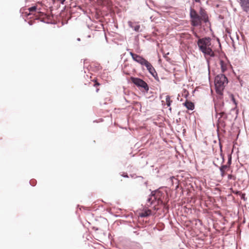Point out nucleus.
I'll list each match as a JSON object with an SVG mask.
<instances>
[{
	"instance_id": "8",
	"label": "nucleus",
	"mask_w": 249,
	"mask_h": 249,
	"mask_svg": "<svg viewBox=\"0 0 249 249\" xmlns=\"http://www.w3.org/2000/svg\"><path fill=\"white\" fill-rule=\"evenodd\" d=\"M130 55L132 56L133 59L136 62L140 63L141 65H143L144 63L146 60L142 56L134 53L132 52H130Z\"/></svg>"
},
{
	"instance_id": "5",
	"label": "nucleus",
	"mask_w": 249,
	"mask_h": 249,
	"mask_svg": "<svg viewBox=\"0 0 249 249\" xmlns=\"http://www.w3.org/2000/svg\"><path fill=\"white\" fill-rule=\"evenodd\" d=\"M191 23L193 26H197L201 24V19L200 16L194 9L190 10Z\"/></svg>"
},
{
	"instance_id": "27",
	"label": "nucleus",
	"mask_w": 249,
	"mask_h": 249,
	"mask_svg": "<svg viewBox=\"0 0 249 249\" xmlns=\"http://www.w3.org/2000/svg\"><path fill=\"white\" fill-rule=\"evenodd\" d=\"M31 21H29V23L30 24H32V23H31Z\"/></svg>"
},
{
	"instance_id": "12",
	"label": "nucleus",
	"mask_w": 249,
	"mask_h": 249,
	"mask_svg": "<svg viewBox=\"0 0 249 249\" xmlns=\"http://www.w3.org/2000/svg\"><path fill=\"white\" fill-rule=\"evenodd\" d=\"M183 105L189 110H193L195 108L194 104L188 100L183 103Z\"/></svg>"
},
{
	"instance_id": "26",
	"label": "nucleus",
	"mask_w": 249,
	"mask_h": 249,
	"mask_svg": "<svg viewBox=\"0 0 249 249\" xmlns=\"http://www.w3.org/2000/svg\"><path fill=\"white\" fill-rule=\"evenodd\" d=\"M98 90H99V89H96V91H97V92H98Z\"/></svg>"
},
{
	"instance_id": "1",
	"label": "nucleus",
	"mask_w": 249,
	"mask_h": 249,
	"mask_svg": "<svg viewBox=\"0 0 249 249\" xmlns=\"http://www.w3.org/2000/svg\"><path fill=\"white\" fill-rule=\"evenodd\" d=\"M167 194L166 192H162L160 191H156L148 198L147 205L149 207H152L154 210H158L157 205L165 203L168 202Z\"/></svg>"
},
{
	"instance_id": "21",
	"label": "nucleus",
	"mask_w": 249,
	"mask_h": 249,
	"mask_svg": "<svg viewBox=\"0 0 249 249\" xmlns=\"http://www.w3.org/2000/svg\"><path fill=\"white\" fill-rule=\"evenodd\" d=\"M94 81H95V84L94 85V86L96 87V86H98L100 85V84L98 82H97L96 81V80H95Z\"/></svg>"
},
{
	"instance_id": "13",
	"label": "nucleus",
	"mask_w": 249,
	"mask_h": 249,
	"mask_svg": "<svg viewBox=\"0 0 249 249\" xmlns=\"http://www.w3.org/2000/svg\"><path fill=\"white\" fill-rule=\"evenodd\" d=\"M200 14L201 19L204 21L205 22H207L208 20V18L205 12L203 10L201 9L200 11Z\"/></svg>"
},
{
	"instance_id": "15",
	"label": "nucleus",
	"mask_w": 249,
	"mask_h": 249,
	"mask_svg": "<svg viewBox=\"0 0 249 249\" xmlns=\"http://www.w3.org/2000/svg\"><path fill=\"white\" fill-rule=\"evenodd\" d=\"M165 100L166 105L168 107H170L172 103V100L171 99L170 96L169 95L166 96Z\"/></svg>"
},
{
	"instance_id": "6",
	"label": "nucleus",
	"mask_w": 249,
	"mask_h": 249,
	"mask_svg": "<svg viewBox=\"0 0 249 249\" xmlns=\"http://www.w3.org/2000/svg\"><path fill=\"white\" fill-rule=\"evenodd\" d=\"M215 111L216 112V117H218V125L219 126H224L225 125L224 121L227 117L226 114L224 111L218 109L216 106H215Z\"/></svg>"
},
{
	"instance_id": "18",
	"label": "nucleus",
	"mask_w": 249,
	"mask_h": 249,
	"mask_svg": "<svg viewBox=\"0 0 249 249\" xmlns=\"http://www.w3.org/2000/svg\"><path fill=\"white\" fill-rule=\"evenodd\" d=\"M192 32H193V34L194 35V36H195L196 37H197V38H199L198 36L197 35V34H196V33L194 31V28H193V29H192Z\"/></svg>"
},
{
	"instance_id": "16",
	"label": "nucleus",
	"mask_w": 249,
	"mask_h": 249,
	"mask_svg": "<svg viewBox=\"0 0 249 249\" xmlns=\"http://www.w3.org/2000/svg\"><path fill=\"white\" fill-rule=\"evenodd\" d=\"M228 168H229V167L227 165H225L222 166L220 167V170L225 171Z\"/></svg>"
},
{
	"instance_id": "23",
	"label": "nucleus",
	"mask_w": 249,
	"mask_h": 249,
	"mask_svg": "<svg viewBox=\"0 0 249 249\" xmlns=\"http://www.w3.org/2000/svg\"><path fill=\"white\" fill-rule=\"evenodd\" d=\"M122 176H123V177H128V176H127V174H126V175L123 174V175H122Z\"/></svg>"
},
{
	"instance_id": "25",
	"label": "nucleus",
	"mask_w": 249,
	"mask_h": 249,
	"mask_svg": "<svg viewBox=\"0 0 249 249\" xmlns=\"http://www.w3.org/2000/svg\"><path fill=\"white\" fill-rule=\"evenodd\" d=\"M65 1V0H62V1H61V3H64V2Z\"/></svg>"
},
{
	"instance_id": "2",
	"label": "nucleus",
	"mask_w": 249,
	"mask_h": 249,
	"mask_svg": "<svg viewBox=\"0 0 249 249\" xmlns=\"http://www.w3.org/2000/svg\"><path fill=\"white\" fill-rule=\"evenodd\" d=\"M197 45L199 50L205 54L213 56L214 52L211 48V38L209 37H205L199 39L197 41Z\"/></svg>"
},
{
	"instance_id": "11",
	"label": "nucleus",
	"mask_w": 249,
	"mask_h": 249,
	"mask_svg": "<svg viewBox=\"0 0 249 249\" xmlns=\"http://www.w3.org/2000/svg\"><path fill=\"white\" fill-rule=\"evenodd\" d=\"M239 3L244 11H249V0H239Z\"/></svg>"
},
{
	"instance_id": "24",
	"label": "nucleus",
	"mask_w": 249,
	"mask_h": 249,
	"mask_svg": "<svg viewBox=\"0 0 249 249\" xmlns=\"http://www.w3.org/2000/svg\"><path fill=\"white\" fill-rule=\"evenodd\" d=\"M194 1L196 2H200V0H194Z\"/></svg>"
},
{
	"instance_id": "3",
	"label": "nucleus",
	"mask_w": 249,
	"mask_h": 249,
	"mask_svg": "<svg viewBox=\"0 0 249 249\" xmlns=\"http://www.w3.org/2000/svg\"><path fill=\"white\" fill-rule=\"evenodd\" d=\"M228 83V79L224 74H220L215 77L214 84L216 92L221 95L222 92Z\"/></svg>"
},
{
	"instance_id": "4",
	"label": "nucleus",
	"mask_w": 249,
	"mask_h": 249,
	"mask_svg": "<svg viewBox=\"0 0 249 249\" xmlns=\"http://www.w3.org/2000/svg\"><path fill=\"white\" fill-rule=\"evenodd\" d=\"M40 10V8H38L37 5H35L28 8H22L21 9L22 14L24 16L28 17L30 15H33L36 19H37L39 16L42 15L43 13Z\"/></svg>"
},
{
	"instance_id": "14",
	"label": "nucleus",
	"mask_w": 249,
	"mask_h": 249,
	"mask_svg": "<svg viewBox=\"0 0 249 249\" xmlns=\"http://www.w3.org/2000/svg\"><path fill=\"white\" fill-rule=\"evenodd\" d=\"M151 214V211L149 209L145 210L142 213H140L139 215L141 217H146Z\"/></svg>"
},
{
	"instance_id": "10",
	"label": "nucleus",
	"mask_w": 249,
	"mask_h": 249,
	"mask_svg": "<svg viewBox=\"0 0 249 249\" xmlns=\"http://www.w3.org/2000/svg\"><path fill=\"white\" fill-rule=\"evenodd\" d=\"M220 65L222 72H225L231 67V65L227 60H220Z\"/></svg>"
},
{
	"instance_id": "17",
	"label": "nucleus",
	"mask_w": 249,
	"mask_h": 249,
	"mask_svg": "<svg viewBox=\"0 0 249 249\" xmlns=\"http://www.w3.org/2000/svg\"><path fill=\"white\" fill-rule=\"evenodd\" d=\"M131 27H133L134 28V30L136 31H139V30L140 28V26L139 25H136L134 27H133V26H131Z\"/></svg>"
},
{
	"instance_id": "19",
	"label": "nucleus",
	"mask_w": 249,
	"mask_h": 249,
	"mask_svg": "<svg viewBox=\"0 0 249 249\" xmlns=\"http://www.w3.org/2000/svg\"><path fill=\"white\" fill-rule=\"evenodd\" d=\"M220 172H221V176L222 177H224L225 176V171H222V170H220Z\"/></svg>"
},
{
	"instance_id": "7",
	"label": "nucleus",
	"mask_w": 249,
	"mask_h": 249,
	"mask_svg": "<svg viewBox=\"0 0 249 249\" xmlns=\"http://www.w3.org/2000/svg\"><path fill=\"white\" fill-rule=\"evenodd\" d=\"M131 82L138 87L143 88L145 91L147 92L149 90V87L147 83L140 78L131 77L130 78Z\"/></svg>"
},
{
	"instance_id": "22",
	"label": "nucleus",
	"mask_w": 249,
	"mask_h": 249,
	"mask_svg": "<svg viewBox=\"0 0 249 249\" xmlns=\"http://www.w3.org/2000/svg\"><path fill=\"white\" fill-rule=\"evenodd\" d=\"M232 176L231 175H228V178L231 179L232 178Z\"/></svg>"
},
{
	"instance_id": "20",
	"label": "nucleus",
	"mask_w": 249,
	"mask_h": 249,
	"mask_svg": "<svg viewBox=\"0 0 249 249\" xmlns=\"http://www.w3.org/2000/svg\"><path fill=\"white\" fill-rule=\"evenodd\" d=\"M232 100L233 102L234 103V104L236 105L237 103H236V100L233 95H232Z\"/></svg>"
},
{
	"instance_id": "9",
	"label": "nucleus",
	"mask_w": 249,
	"mask_h": 249,
	"mask_svg": "<svg viewBox=\"0 0 249 249\" xmlns=\"http://www.w3.org/2000/svg\"><path fill=\"white\" fill-rule=\"evenodd\" d=\"M143 66H145L148 71L154 77L157 76V73L156 72L154 68L152 66V65L147 60L143 64Z\"/></svg>"
}]
</instances>
